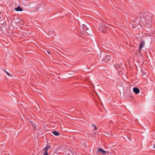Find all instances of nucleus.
Instances as JSON below:
<instances>
[{
    "label": "nucleus",
    "mask_w": 155,
    "mask_h": 155,
    "mask_svg": "<svg viewBox=\"0 0 155 155\" xmlns=\"http://www.w3.org/2000/svg\"><path fill=\"white\" fill-rule=\"evenodd\" d=\"M110 55L109 54H106L104 56V58L102 59V60L104 63H107L110 60Z\"/></svg>",
    "instance_id": "f257e3e1"
},
{
    "label": "nucleus",
    "mask_w": 155,
    "mask_h": 155,
    "mask_svg": "<svg viewBox=\"0 0 155 155\" xmlns=\"http://www.w3.org/2000/svg\"><path fill=\"white\" fill-rule=\"evenodd\" d=\"M108 27L104 24H102L100 27V31L103 32H105L107 31L106 30L107 29Z\"/></svg>",
    "instance_id": "f03ea898"
},
{
    "label": "nucleus",
    "mask_w": 155,
    "mask_h": 155,
    "mask_svg": "<svg viewBox=\"0 0 155 155\" xmlns=\"http://www.w3.org/2000/svg\"><path fill=\"white\" fill-rule=\"evenodd\" d=\"M114 67L116 70L119 71H120V70L123 68L122 64L121 63L115 64Z\"/></svg>",
    "instance_id": "7ed1b4c3"
},
{
    "label": "nucleus",
    "mask_w": 155,
    "mask_h": 155,
    "mask_svg": "<svg viewBox=\"0 0 155 155\" xmlns=\"http://www.w3.org/2000/svg\"><path fill=\"white\" fill-rule=\"evenodd\" d=\"M144 46V42L143 41H141L140 42V45L139 47V52L140 53L141 51L142 48Z\"/></svg>",
    "instance_id": "20e7f679"
},
{
    "label": "nucleus",
    "mask_w": 155,
    "mask_h": 155,
    "mask_svg": "<svg viewBox=\"0 0 155 155\" xmlns=\"http://www.w3.org/2000/svg\"><path fill=\"white\" fill-rule=\"evenodd\" d=\"M98 151L101 154H105L107 153V151H105L101 148H99L98 150Z\"/></svg>",
    "instance_id": "39448f33"
},
{
    "label": "nucleus",
    "mask_w": 155,
    "mask_h": 155,
    "mask_svg": "<svg viewBox=\"0 0 155 155\" xmlns=\"http://www.w3.org/2000/svg\"><path fill=\"white\" fill-rule=\"evenodd\" d=\"M133 91L136 94H137L140 92V90L138 88L136 87H134V88Z\"/></svg>",
    "instance_id": "423d86ee"
},
{
    "label": "nucleus",
    "mask_w": 155,
    "mask_h": 155,
    "mask_svg": "<svg viewBox=\"0 0 155 155\" xmlns=\"http://www.w3.org/2000/svg\"><path fill=\"white\" fill-rule=\"evenodd\" d=\"M47 33L48 35L52 37L54 33V31L52 30H49Z\"/></svg>",
    "instance_id": "0eeeda50"
},
{
    "label": "nucleus",
    "mask_w": 155,
    "mask_h": 155,
    "mask_svg": "<svg viewBox=\"0 0 155 155\" xmlns=\"http://www.w3.org/2000/svg\"><path fill=\"white\" fill-rule=\"evenodd\" d=\"M15 10L17 11H21L23 10L22 9L20 6H18L17 8H15Z\"/></svg>",
    "instance_id": "6e6552de"
},
{
    "label": "nucleus",
    "mask_w": 155,
    "mask_h": 155,
    "mask_svg": "<svg viewBox=\"0 0 155 155\" xmlns=\"http://www.w3.org/2000/svg\"><path fill=\"white\" fill-rule=\"evenodd\" d=\"M52 133L55 136H58L60 135V134L56 131H54Z\"/></svg>",
    "instance_id": "1a4fd4ad"
},
{
    "label": "nucleus",
    "mask_w": 155,
    "mask_h": 155,
    "mask_svg": "<svg viewBox=\"0 0 155 155\" xmlns=\"http://www.w3.org/2000/svg\"><path fill=\"white\" fill-rule=\"evenodd\" d=\"M51 146L50 145H48L46 146L44 148V149L45 150V151H47L48 150L51 148Z\"/></svg>",
    "instance_id": "9d476101"
},
{
    "label": "nucleus",
    "mask_w": 155,
    "mask_h": 155,
    "mask_svg": "<svg viewBox=\"0 0 155 155\" xmlns=\"http://www.w3.org/2000/svg\"><path fill=\"white\" fill-rule=\"evenodd\" d=\"M82 28L84 29L85 31H86L88 29L87 27L85 25H82Z\"/></svg>",
    "instance_id": "9b49d317"
},
{
    "label": "nucleus",
    "mask_w": 155,
    "mask_h": 155,
    "mask_svg": "<svg viewBox=\"0 0 155 155\" xmlns=\"http://www.w3.org/2000/svg\"><path fill=\"white\" fill-rule=\"evenodd\" d=\"M92 126L93 127H94V130H97V128L96 125H95L94 124H93V125H92Z\"/></svg>",
    "instance_id": "f8f14e48"
},
{
    "label": "nucleus",
    "mask_w": 155,
    "mask_h": 155,
    "mask_svg": "<svg viewBox=\"0 0 155 155\" xmlns=\"http://www.w3.org/2000/svg\"><path fill=\"white\" fill-rule=\"evenodd\" d=\"M44 155H48V153L47 151H45L44 153Z\"/></svg>",
    "instance_id": "ddd939ff"
},
{
    "label": "nucleus",
    "mask_w": 155,
    "mask_h": 155,
    "mask_svg": "<svg viewBox=\"0 0 155 155\" xmlns=\"http://www.w3.org/2000/svg\"><path fill=\"white\" fill-rule=\"evenodd\" d=\"M4 71L9 76H10V73L7 72L6 71H5V70H4Z\"/></svg>",
    "instance_id": "4468645a"
},
{
    "label": "nucleus",
    "mask_w": 155,
    "mask_h": 155,
    "mask_svg": "<svg viewBox=\"0 0 155 155\" xmlns=\"http://www.w3.org/2000/svg\"><path fill=\"white\" fill-rule=\"evenodd\" d=\"M30 122L31 123L33 127H34L35 128V124L34 123H33L32 122V121H30Z\"/></svg>",
    "instance_id": "2eb2a0df"
},
{
    "label": "nucleus",
    "mask_w": 155,
    "mask_h": 155,
    "mask_svg": "<svg viewBox=\"0 0 155 155\" xmlns=\"http://www.w3.org/2000/svg\"><path fill=\"white\" fill-rule=\"evenodd\" d=\"M47 52H48V53L49 54H51V52L49 51H47Z\"/></svg>",
    "instance_id": "dca6fc26"
},
{
    "label": "nucleus",
    "mask_w": 155,
    "mask_h": 155,
    "mask_svg": "<svg viewBox=\"0 0 155 155\" xmlns=\"http://www.w3.org/2000/svg\"><path fill=\"white\" fill-rule=\"evenodd\" d=\"M153 147L155 148V144L153 145Z\"/></svg>",
    "instance_id": "f3484780"
},
{
    "label": "nucleus",
    "mask_w": 155,
    "mask_h": 155,
    "mask_svg": "<svg viewBox=\"0 0 155 155\" xmlns=\"http://www.w3.org/2000/svg\"><path fill=\"white\" fill-rule=\"evenodd\" d=\"M101 54H102L103 55V54H101V55H100L101 57Z\"/></svg>",
    "instance_id": "a211bd4d"
},
{
    "label": "nucleus",
    "mask_w": 155,
    "mask_h": 155,
    "mask_svg": "<svg viewBox=\"0 0 155 155\" xmlns=\"http://www.w3.org/2000/svg\"><path fill=\"white\" fill-rule=\"evenodd\" d=\"M107 135H108L106 136L107 137H108V136L109 135L108 134H107Z\"/></svg>",
    "instance_id": "6ab92c4d"
}]
</instances>
